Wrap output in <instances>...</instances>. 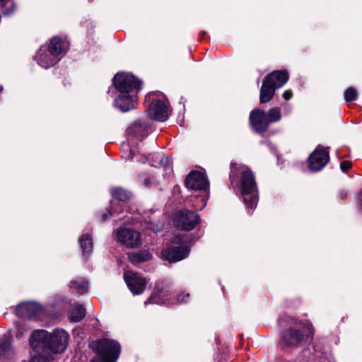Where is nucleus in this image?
<instances>
[{"instance_id": "38", "label": "nucleus", "mask_w": 362, "mask_h": 362, "mask_svg": "<svg viewBox=\"0 0 362 362\" xmlns=\"http://www.w3.org/2000/svg\"><path fill=\"white\" fill-rule=\"evenodd\" d=\"M134 156V153L132 151V149H129V153H128V154L126 156V157H127V158H128V159H133Z\"/></svg>"}, {"instance_id": "21", "label": "nucleus", "mask_w": 362, "mask_h": 362, "mask_svg": "<svg viewBox=\"0 0 362 362\" xmlns=\"http://www.w3.org/2000/svg\"><path fill=\"white\" fill-rule=\"evenodd\" d=\"M170 161L168 156L156 154L153 156L152 165L156 168H170Z\"/></svg>"}, {"instance_id": "25", "label": "nucleus", "mask_w": 362, "mask_h": 362, "mask_svg": "<svg viewBox=\"0 0 362 362\" xmlns=\"http://www.w3.org/2000/svg\"><path fill=\"white\" fill-rule=\"evenodd\" d=\"M146 127L141 122H135L128 130L129 134L136 135L139 137L145 136Z\"/></svg>"}, {"instance_id": "22", "label": "nucleus", "mask_w": 362, "mask_h": 362, "mask_svg": "<svg viewBox=\"0 0 362 362\" xmlns=\"http://www.w3.org/2000/svg\"><path fill=\"white\" fill-rule=\"evenodd\" d=\"M112 197L119 202H125L131 197L130 192L120 187H116L111 190Z\"/></svg>"}, {"instance_id": "27", "label": "nucleus", "mask_w": 362, "mask_h": 362, "mask_svg": "<svg viewBox=\"0 0 362 362\" xmlns=\"http://www.w3.org/2000/svg\"><path fill=\"white\" fill-rule=\"evenodd\" d=\"M69 286L81 294L87 292L88 291V282L83 279H81L78 281H71Z\"/></svg>"}, {"instance_id": "16", "label": "nucleus", "mask_w": 362, "mask_h": 362, "mask_svg": "<svg viewBox=\"0 0 362 362\" xmlns=\"http://www.w3.org/2000/svg\"><path fill=\"white\" fill-rule=\"evenodd\" d=\"M168 284L164 281L157 282L154 288L153 293L148 298V302L150 303H163V297L168 294Z\"/></svg>"}, {"instance_id": "4", "label": "nucleus", "mask_w": 362, "mask_h": 362, "mask_svg": "<svg viewBox=\"0 0 362 362\" xmlns=\"http://www.w3.org/2000/svg\"><path fill=\"white\" fill-rule=\"evenodd\" d=\"M288 80V74L283 71H274L267 75L260 88L259 100L261 103L270 101L275 90L281 88Z\"/></svg>"}, {"instance_id": "17", "label": "nucleus", "mask_w": 362, "mask_h": 362, "mask_svg": "<svg viewBox=\"0 0 362 362\" xmlns=\"http://www.w3.org/2000/svg\"><path fill=\"white\" fill-rule=\"evenodd\" d=\"M40 310V307L35 303H25L18 305L16 313L22 317H31Z\"/></svg>"}, {"instance_id": "36", "label": "nucleus", "mask_w": 362, "mask_h": 362, "mask_svg": "<svg viewBox=\"0 0 362 362\" xmlns=\"http://www.w3.org/2000/svg\"><path fill=\"white\" fill-rule=\"evenodd\" d=\"M283 97L285 100H288L291 98L292 97V92L290 90H286L284 94Z\"/></svg>"}, {"instance_id": "26", "label": "nucleus", "mask_w": 362, "mask_h": 362, "mask_svg": "<svg viewBox=\"0 0 362 362\" xmlns=\"http://www.w3.org/2000/svg\"><path fill=\"white\" fill-rule=\"evenodd\" d=\"M80 244L84 255L86 253L88 255L92 251L93 242L89 235H83L80 239Z\"/></svg>"}, {"instance_id": "13", "label": "nucleus", "mask_w": 362, "mask_h": 362, "mask_svg": "<svg viewBox=\"0 0 362 362\" xmlns=\"http://www.w3.org/2000/svg\"><path fill=\"white\" fill-rule=\"evenodd\" d=\"M187 188L194 190H206L209 187V182L205 175L199 171H192L185 179Z\"/></svg>"}, {"instance_id": "37", "label": "nucleus", "mask_w": 362, "mask_h": 362, "mask_svg": "<svg viewBox=\"0 0 362 362\" xmlns=\"http://www.w3.org/2000/svg\"><path fill=\"white\" fill-rule=\"evenodd\" d=\"M173 242L175 243L180 244V243H182L183 240H182V238L180 236H176L174 238Z\"/></svg>"}, {"instance_id": "20", "label": "nucleus", "mask_w": 362, "mask_h": 362, "mask_svg": "<svg viewBox=\"0 0 362 362\" xmlns=\"http://www.w3.org/2000/svg\"><path fill=\"white\" fill-rule=\"evenodd\" d=\"M85 308L81 305H77L73 306L70 310L69 318L71 322H80L85 317Z\"/></svg>"}, {"instance_id": "40", "label": "nucleus", "mask_w": 362, "mask_h": 362, "mask_svg": "<svg viewBox=\"0 0 362 362\" xmlns=\"http://www.w3.org/2000/svg\"><path fill=\"white\" fill-rule=\"evenodd\" d=\"M8 3V0H0V6L4 7Z\"/></svg>"}, {"instance_id": "30", "label": "nucleus", "mask_w": 362, "mask_h": 362, "mask_svg": "<svg viewBox=\"0 0 362 362\" xmlns=\"http://www.w3.org/2000/svg\"><path fill=\"white\" fill-rule=\"evenodd\" d=\"M30 362H49L48 356L45 355H34Z\"/></svg>"}, {"instance_id": "7", "label": "nucleus", "mask_w": 362, "mask_h": 362, "mask_svg": "<svg viewBox=\"0 0 362 362\" xmlns=\"http://www.w3.org/2000/svg\"><path fill=\"white\" fill-rule=\"evenodd\" d=\"M198 215L188 210L178 211L175 214V223L177 228L182 230H191L199 222Z\"/></svg>"}, {"instance_id": "8", "label": "nucleus", "mask_w": 362, "mask_h": 362, "mask_svg": "<svg viewBox=\"0 0 362 362\" xmlns=\"http://www.w3.org/2000/svg\"><path fill=\"white\" fill-rule=\"evenodd\" d=\"M281 341L287 347L297 348L305 341V336L301 330L290 327L282 332Z\"/></svg>"}, {"instance_id": "43", "label": "nucleus", "mask_w": 362, "mask_h": 362, "mask_svg": "<svg viewBox=\"0 0 362 362\" xmlns=\"http://www.w3.org/2000/svg\"><path fill=\"white\" fill-rule=\"evenodd\" d=\"M310 334H313V328H312V327L310 329Z\"/></svg>"}, {"instance_id": "34", "label": "nucleus", "mask_w": 362, "mask_h": 362, "mask_svg": "<svg viewBox=\"0 0 362 362\" xmlns=\"http://www.w3.org/2000/svg\"><path fill=\"white\" fill-rule=\"evenodd\" d=\"M156 185V183L152 177H146L144 180V185L147 188H150Z\"/></svg>"}, {"instance_id": "12", "label": "nucleus", "mask_w": 362, "mask_h": 362, "mask_svg": "<svg viewBox=\"0 0 362 362\" xmlns=\"http://www.w3.org/2000/svg\"><path fill=\"white\" fill-rule=\"evenodd\" d=\"M250 122L253 129L258 133L265 132L269 126L266 112L260 109H255L251 111Z\"/></svg>"}, {"instance_id": "2", "label": "nucleus", "mask_w": 362, "mask_h": 362, "mask_svg": "<svg viewBox=\"0 0 362 362\" xmlns=\"http://www.w3.org/2000/svg\"><path fill=\"white\" fill-rule=\"evenodd\" d=\"M238 173L240 175L241 193L244 203L247 207L254 209L259 198L255 175L247 166L231 163L230 180L232 184L235 181Z\"/></svg>"}, {"instance_id": "39", "label": "nucleus", "mask_w": 362, "mask_h": 362, "mask_svg": "<svg viewBox=\"0 0 362 362\" xmlns=\"http://www.w3.org/2000/svg\"><path fill=\"white\" fill-rule=\"evenodd\" d=\"M13 9L12 10H8L7 8H2V13L5 15H10L12 13Z\"/></svg>"}, {"instance_id": "3", "label": "nucleus", "mask_w": 362, "mask_h": 362, "mask_svg": "<svg viewBox=\"0 0 362 362\" xmlns=\"http://www.w3.org/2000/svg\"><path fill=\"white\" fill-rule=\"evenodd\" d=\"M69 337L64 329H55L52 333L37 330L33 333L30 344L36 353L43 348H47L53 353H61L66 349Z\"/></svg>"}, {"instance_id": "41", "label": "nucleus", "mask_w": 362, "mask_h": 362, "mask_svg": "<svg viewBox=\"0 0 362 362\" xmlns=\"http://www.w3.org/2000/svg\"><path fill=\"white\" fill-rule=\"evenodd\" d=\"M358 199H359L360 204L362 206V189L360 191Z\"/></svg>"}, {"instance_id": "42", "label": "nucleus", "mask_w": 362, "mask_h": 362, "mask_svg": "<svg viewBox=\"0 0 362 362\" xmlns=\"http://www.w3.org/2000/svg\"><path fill=\"white\" fill-rule=\"evenodd\" d=\"M341 195L342 198H345V197L346 196V194L345 192H342Z\"/></svg>"}, {"instance_id": "28", "label": "nucleus", "mask_w": 362, "mask_h": 362, "mask_svg": "<svg viewBox=\"0 0 362 362\" xmlns=\"http://www.w3.org/2000/svg\"><path fill=\"white\" fill-rule=\"evenodd\" d=\"M357 98V90L353 88H348L344 92V100L346 102L355 100Z\"/></svg>"}, {"instance_id": "33", "label": "nucleus", "mask_w": 362, "mask_h": 362, "mask_svg": "<svg viewBox=\"0 0 362 362\" xmlns=\"http://www.w3.org/2000/svg\"><path fill=\"white\" fill-rule=\"evenodd\" d=\"M189 297V293H180L177 300H172L170 302L171 304H175L177 303H182V302H185L187 300L186 298H188Z\"/></svg>"}, {"instance_id": "23", "label": "nucleus", "mask_w": 362, "mask_h": 362, "mask_svg": "<svg viewBox=\"0 0 362 362\" xmlns=\"http://www.w3.org/2000/svg\"><path fill=\"white\" fill-rule=\"evenodd\" d=\"M122 210L123 205L121 203H119V202H116L115 200L112 201L111 209L107 211V214L105 213L100 216V221H105L107 219L108 215L112 216L114 213H119L122 211Z\"/></svg>"}, {"instance_id": "1", "label": "nucleus", "mask_w": 362, "mask_h": 362, "mask_svg": "<svg viewBox=\"0 0 362 362\" xmlns=\"http://www.w3.org/2000/svg\"><path fill=\"white\" fill-rule=\"evenodd\" d=\"M113 83L118 92L115 105L122 112L135 108L134 103L141 89V81L131 74L117 73L113 78Z\"/></svg>"}, {"instance_id": "24", "label": "nucleus", "mask_w": 362, "mask_h": 362, "mask_svg": "<svg viewBox=\"0 0 362 362\" xmlns=\"http://www.w3.org/2000/svg\"><path fill=\"white\" fill-rule=\"evenodd\" d=\"M266 115L269 124L277 122L281 119V109L279 107H272L268 110Z\"/></svg>"}, {"instance_id": "5", "label": "nucleus", "mask_w": 362, "mask_h": 362, "mask_svg": "<svg viewBox=\"0 0 362 362\" xmlns=\"http://www.w3.org/2000/svg\"><path fill=\"white\" fill-rule=\"evenodd\" d=\"M95 349L99 358H93L90 362H116L120 353L119 344L107 339L98 341Z\"/></svg>"}, {"instance_id": "44", "label": "nucleus", "mask_w": 362, "mask_h": 362, "mask_svg": "<svg viewBox=\"0 0 362 362\" xmlns=\"http://www.w3.org/2000/svg\"><path fill=\"white\" fill-rule=\"evenodd\" d=\"M3 90V86H0V92H1Z\"/></svg>"}, {"instance_id": "19", "label": "nucleus", "mask_w": 362, "mask_h": 362, "mask_svg": "<svg viewBox=\"0 0 362 362\" xmlns=\"http://www.w3.org/2000/svg\"><path fill=\"white\" fill-rule=\"evenodd\" d=\"M151 258L152 255L148 250H141L129 254V261L134 264L147 262Z\"/></svg>"}, {"instance_id": "9", "label": "nucleus", "mask_w": 362, "mask_h": 362, "mask_svg": "<svg viewBox=\"0 0 362 362\" xmlns=\"http://www.w3.org/2000/svg\"><path fill=\"white\" fill-rule=\"evenodd\" d=\"M124 278L129 289L134 295L141 294L146 288V280L137 272H126Z\"/></svg>"}, {"instance_id": "14", "label": "nucleus", "mask_w": 362, "mask_h": 362, "mask_svg": "<svg viewBox=\"0 0 362 362\" xmlns=\"http://www.w3.org/2000/svg\"><path fill=\"white\" fill-rule=\"evenodd\" d=\"M189 249L187 246L170 247L163 250V258L170 262L180 261L188 256Z\"/></svg>"}, {"instance_id": "6", "label": "nucleus", "mask_w": 362, "mask_h": 362, "mask_svg": "<svg viewBox=\"0 0 362 362\" xmlns=\"http://www.w3.org/2000/svg\"><path fill=\"white\" fill-rule=\"evenodd\" d=\"M117 242L127 247L134 248L141 245V234L129 228L122 227L115 231Z\"/></svg>"}, {"instance_id": "29", "label": "nucleus", "mask_w": 362, "mask_h": 362, "mask_svg": "<svg viewBox=\"0 0 362 362\" xmlns=\"http://www.w3.org/2000/svg\"><path fill=\"white\" fill-rule=\"evenodd\" d=\"M11 349V344L7 341H4L0 344V356L6 354Z\"/></svg>"}, {"instance_id": "35", "label": "nucleus", "mask_w": 362, "mask_h": 362, "mask_svg": "<svg viewBox=\"0 0 362 362\" xmlns=\"http://www.w3.org/2000/svg\"><path fill=\"white\" fill-rule=\"evenodd\" d=\"M351 167V162L349 160L342 161L340 164V168L342 171L346 172Z\"/></svg>"}, {"instance_id": "11", "label": "nucleus", "mask_w": 362, "mask_h": 362, "mask_svg": "<svg viewBox=\"0 0 362 362\" xmlns=\"http://www.w3.org/2000/svg\"><path fill=\"white\" fill-rule=\"evenodd\" d=\"M149 117L158 122H164L168 118V102L163 100H155L148 108Z\"/></svg>"}, {"instance_id": "10", "label": "nucleus", "mask_w": 362, "mask_h": 362, "mask_svg": "<svg viewBox=\"0 0 362 362\" xmlns=\"http://www.w3.org/2000/svg\"><path fill=\"white\" fill-rule=\"evenodd\" d=\"M329 160V153L318 146L308 158L309 168L312 171H319L327 164Z\"/></svg>"}, {"instance_id": "32", "label": "nucleus", "mask_w": 362, "mask_h": 362, "mask_svg": "<svg viewBox=\"0 0 362 362\" xmlns=\"http://www.w3.org/2000/svg\"><path fill=\"white\" fill-rule=\"evenodd\" d=\"M146 228L155 233L160 231L162 228V226L158 223H155L152 222L147 223Z\"/></svg>"}, {"instance_id": "31", "label": "nucleus", "mask_w": 362, "mask_h": 362, "mask_svg": "<svg viewBox=\"0 0 362 362\" xmlns=\"http://www.w3.org/2000/svg\"><path fill=\"white\" fill-rule=\"evenodd\" d=\"M16 325L17 329L16 337L18 338H20L24 334L25 332H27V328L25 327L24 325L21 323L17 322Z\"/></svg>"}, {"instance_id": "15", "label": "nucleus", "mask_w": 362, "mask_h": 362, "mask_svg": "<svg viewBox=\"0 0 362 362\" xmlns=\"http://www.w3.org/2000/svg\"><path fill=\"white\" fill-rule=\"evenodd\" d=\"M35 57L38 64L45 69L54 66L60 59L59 57H56L49 51L47 45H43L39 49Z\"/></svg>"}, {"instance_id": "18", "label": "nucleus", "mask_w": 362, "mask_h": 362, "mask_svg": "<svg viewBox=\"0 0 362 362\" xmlns=\"http://www.w3.org/2000/svg\"><path fill=\"white\" fill-rule=\"evenodd\" d=\"M47 47L56 57H59L67 49L66 42L57 37H53Z\"/></svg>"}]
</instances>
